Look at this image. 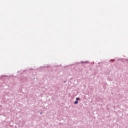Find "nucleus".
<instances>
[{
    "mask_svg": "<svg viewBox=\"0 0 128 128\" xmlns=\"http://www.w3.org/2000/svg\"><path fill=\"white\" fill-rule=\"evenodd\" d=\"M74 104H78V101H76V102H74Z\"/></svg>",
    "mask_w": 128,
    "mask_h": 128,
    "instance_id": "obj_2",
    "label": "nucleus"
},
{
    "mask_svg": "<svg viewBox=\"0 0 128 128\" xmlns=\"http://www.w3.org/2000/svg\"><path fill=\"white\" fill-rule=\"evenodd\" d=\"M76 100L77 102H78V100H80V98H76Z\"/></svg>",
    "mask_w": 128,
    "mask_h": 128,
    "instance_id": "obj_1",
    "label": "nucleus"
}]
</instances>
